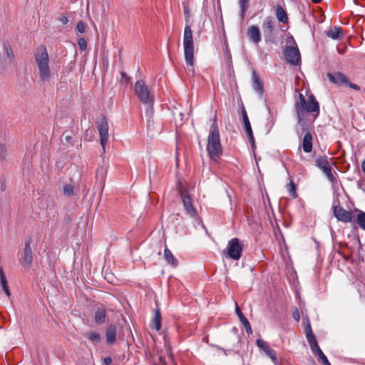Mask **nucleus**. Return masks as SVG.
Instances as JSON below:
<instances>
[{
  "label": "nucleus",
  "instance_id": "obj_1",
  "mask_svg": "<svg viewBox=\"0 0 365 365\" xmlns=\"http://www.w3.org/2000/svg\"><path fill=\"white\" fill-rule=\"evenodd\" d=\"M295 110L298 120L297 124L300 127V130H297V132L299 135H302L305 130L307 129V123L304 119V111L316 113L318 115L319 113V105L314 95L311 94L309 96L307 101L304 96L300 93L299 95V101L295 103Z\"/></svg>",
  "mask_w": 365,
  "mask_h": 365
},
{
  "label": "nucleus",
  "instance_id": "obj_40",
  "mask_svg": "<svg viewBox=\"0 0 365 365\" xmlns=\"http://www.w3.org/2000/svg\"><path fill=\"white\" fill-rule=\"evenodd\" d=\"M0 283L1 286L8 284L5 273L2 267H0Z\"/></svg>",
  "mask_w": 365,
  "mask_h": 365
},
{
  "label": "nucleus",
  "instance_id": "obj_61",
  "mask_svg": "<svg viewBox=\"0 0 365 365\" xmlns=\"http://www.w3.org/2000/svg\"><path fill=\"white\" fill-rule=\"evenodd\" d=\"M148 129L150 130V119L148 120Z\"/></svg>",
  "mask_w": 365,
  "mask_h": 365
},
{
  "label": "nucleus",
  "instance_id": "obj_29",
  "mask_svg": "<svg viewBox=\"0 0 365 365\" xmlns=\"http://www.w3.org/2000/svg\"><path fill=\"white\" fill-rule=\"evenodd\" d=\"M304 332L306 334L307 341L309 339H313L315 337L314 334H313L312 327L309 320H307V322L304 326Z\"/></svg>",
  "mask_w": 365,
  "mask_h": 365
},
{
  "label": "nucleus",
  "instance_id": "obj_25",
  "mask_svg": "<svg viewBox=\"0 0 365 365\" xmlns=\"http://www.w3.org/2000/svg\"><path fill=\"white\" fill-rule=\"evenodd\" d=\"M106 317V312L105 309L98 308L95 312V322L98 324H103Z\"/></svg>",
  "mask_w": 365,
  "mask_h": 365
},
{
  "label": "nucleus",
  "instance_id": "obj_31",
  "mask_svg": "<svg viewBox=\"0 0 365 365\" xmlns=\"http://www.w3.org/2000/svg\"><path fill=\"white\" fill-rule=\"evenodd\" d=\"M288 192L289 195L293 197L296 198L297 197L296 186L292 179H290V182L287 185Z\"/></svg>",
  "mask_w": 365,
  "mask_h": 365
},
{
  "label": "nucleus",
  "instance_id": "obj_46",
  "mask_svg": "<svg viewBox=\"0 0 365 365\" xmlns=\"http://www.w3.org/2000/svg\"><path fill=\"white\" fill-rule=\"evenodd\" d=\"M120 76H121L122 81H124V82L126 83L129 82L130 78L128 76V75L126 74L125 72L120 71Z\"/></svg>",
  "mask_w": 365,
  "mask_h": 365
},
{
  "label": "nucleus",
  "instance_id": "obj_37",
  "mask_svg": "<svg viewBox=\"0 0 365 365\" xmlns=\"http://www.w3.org/2000/svg\"><path fill=\"white\" fill-rule=\"evenodd\" d=\"M183 12L185 14V21L188 23L191 14L189 6L187 4H183Z\"/></svg>",
  "mask_w": 365,
  "mask_h": 365
},
{
  "label": "nucleus",
  "instance_id": "obj_7",
  "mask_svg": "<svg viewBox=\"0 0 365 365\" xmlns=\"http://www.w3.org/2000/svg\"><path fill=\"white\" fill-rule=\"evenodd\" d=\"M243 245L240 239L234 237L229 240L227 247V256L233 260H239L242 254Z\"/></svg>",
  "mask_w": 365,
  "mask_h": 365
},
{
  "label": "nucleus",
  "instance_id": "obj_62",
  "mask_svg": "<svg viewBox=\"0 0 365 365\" xmlns=\"http://www.w3.org/2000/svg\"><path fill=\"white\" fill-rule=\"evenodd\" d=\"M344 259H345L346 260H348L349 257H344Z\"/></svg>",
  "mask_w": 365,
  "mask_h": 365
},
{
  "label": "nucleus",
  "instance_id": "obj_35",
  "mask_svg": "<svg viewBox=\"0 0 365 365\" xmlns=\"http://www.w3.org/2000/svg\"><path fill=\"white\" fill-rule=\"evenodd\" d=\"M63 194L67 196L73 195V187L70 184H66L63 187Z\"/></svg>",
  "mask_w": 365,
  "mask_h": 365
},
{
  "label": "nucleus",
  "instance_id": "obj_59",
  "mask_svg": "<svg viewBox=\"0 0 365 365\" xmlns=\"http://www.w3.org/2000/svg\"><path fill=\"white\" fill-rule=\"evenodd\" d=\"M248 140H249L250 144L252 143V142H255L254 137L249 138Z\"/></svg>",
  "mask_w": 365,
  "mask_h": 365
},
{
  "label": "nucleus",
  "instance_id": "obj_55",
  "mask_svg": "<svg viewBox=\"0 0 365 365\" xmlns=\"http://www.w3.org/2000/svg\"><path fill=\"white\" fill-rule=\"evenodd\" d=\"M1 287H2V289L4 291L9 289L8 284H6L5 285H2Z\"/></svg>",
  "mask_w": 365,
  "mask_h": 365
},
{
  "label": "nucleus",
  "instance_id": "obj_47",
  "mask_svg": "<svg viewBox=\"0 0 365 365\" xmlns=\"http://www.w3.org/2000/svg\"><path fill=\"white\" fill-rule=\"evenodd\" d=\"M0 189H1V192H4L6 190V181L4 180H3V179L1 180Z\"/></svg>",
  "mask_w": 365,
  "mask_h": 365
},
{
  "label": "nucleus",
  "instance_id": "obj_53",
  "mask_svg": "<svg viewBox=\"0 0 365 365\" xmlns=\"http://www.w3.org/2000/svg\"><path fill=\"white\" fill-rule=\"evenodd\" d=\"M251 147H252V150L253 153H255V150H256L255 142H252V143H251Z\"/></svg>",
  "mask_w": 365,
  "mask_h": 365
},
{
  "label": "nucleus",
  "instance_id": "obj_14",
  "mask_svg": "<svg viewBox=\"0 0 365 365\" xmlns=\"http://www.w3.org/2000/svg\"><path fill=\"white\" fill-rule=\"evenodd\" d=\"M305 133L302 139V148L305 153H311L312 150V141L313 137L311 133V129L309 125L307 124V129L304 132Z\"/></svg>",
  "mask_w": 365,
  "mask_h": 365
},
{
  "label": "nucleus",
  "instance_id": "obj_42",
  "mask_svg": "<svg viewBox=\"0 0 365 365\" xmlns=\"http://www.w3.org/2000/svg\"><path fill=\"white\" fill-rule=\"evenodd\" d=\"M76 30L78 32L83 34L85 32V24L82 21H80L76 25Z\"/></svg>",
  "mask_w": 365,
  "mask_h": 365
},
{
  "label": "nucleus",
  "instance_id": "obj_39",
  "mask_svg": "<svg viewBox=\"0 0 365 365\" xmlns=\"http://www.w3.org/2000/svg\"><path fill=\"white\" fill-rule=\"evenodd\" d=\"M78 44L81 51H85L87 48V42L84 38H79Z\"/></svg>",
  "mask_w": 365,
  "mask_h": 365
},
{
  "label": "nucleus",
  "instance_id": "obj_24",
  "mask_svg": "<svg viewBox=\"0 0 365 365\" xmlns=\"http://www.w3.org/2000/svg\"><path fill=\"white\" fill-rule=\"evenodd\" d=\"M153 327L157 330L161 328V314L159 309H155L154 317L152 320Z\"/></svg>",
  "mask_w": 365,
  "mask_h": 365
},
{
  "label": "nucleus",
  "instance_id": "obj_36",
  "mask_svg": "<svg viewBox=\"0 0 365 365\" xmlns=\"http://www.w3.org/2000/svg\"><path fill=\"white\" fill-rule=\"evenodd\" d=\"M66 143H63V146L68 147L69 145H75L76 140L73 139L71 135H67L65 136Z\"/></svg>",
  "mask_w": 365,
  "mask_h": 365
},
{
  "label": "nucleus",
  "instance_id": "obj_16",
  "mask_svg": "<svg viewBox=\"0 0 365 365\" xmlns=\"http://www.w3.org/2000/svg\"><path fill=\"white\" fill-rule=\"evenodd\" d=\"M247 35L254 43L257 44L261 41V33L257 26H250L247 29Z\"/></svg>",
  "mask_w": 365,
  "mask_h": 365
},
{
  "label": "nucleus",
  "instance_id": "obj_50",
  "mask_svg": "<svg viewBox=\"0 0 365 365\" xmlns=\"http://www.w3.org/2000/svg\"><path fill=\"white\" fill-rule=\"evenodd\" d=\"M308 343L309 344V346H313L314 344H317V341L316 340V338L314 337L313 339H309L308 340Z\"/></svg>",
  "mask_w": 365,
  "mask_h": 365
},
{
  "label": "nucleus",
  "instance_id": "obj_17",
  "mask_svg": "<svg viewBox=\"0 0 365 365\" xmlns=\"http://www.w3.org/2000/svg\"><path fill=\"white\" fill-rule=\"evenodd\" d=\"M253 89L262 97L264 94V85L255 71L252 73Z\"/></svg>",
  "mask_w": 365,
  "mask_h": 365
},
{
  "label": "nucleus",
  "instance_id": "obj_58",
  "mask_svg": "<svg viewBox=\"0 0 365 365\" xmlns=\"http://www.w3.org/2000/svg\"><path fill=\"white\" fill-rule=\"evenodd\" d=\"M358 243H359V249H362V244L359 240V238L358 237Z\"/></svg>",
  "mask_w": 365,
  "mask_h": 365
},
{
  "label": "nucleus",
  "instance_id": "obj_32",
  "mask_svg": "<svg viewBox=\"0 0 365 365\" xmlns=\"http://www.w3.org/2000/svg\"><path fill=\"white\" fill-rule=\"evenodd\" d=\"M85 336L88 338L91 341L98 343L101 340V336L97 332H91L88 334H86Z\"/></svg>",
  "mask_w": 365,
  "mask_h": 365
},
{
  "label": "nucleus",
  "instance_id": "obj_56",
  "mask_svg": "<svg viewBox=\"0 0 365 365\" xmlns=\"http://www.w3.org/2000/svg\"><path fill=\"white\" fill-rule=\"evenodd\" d=\"M357 186L359 188H361V186H362V181L361 180H358L357 181Z\"/></svg>",
  "mask_w": 365,
  "mask_h": 365
},
{
  "label": "nucleus",
  "instance_id": "obj_10",
  "mask_svg": "<svg viewBox=\"0 0 365 365\" xmlns=\"http://www.w3.org/2000/svg\"><path fill=\"white\" fill-rule=\"evenodd\" d=\"M180 195L182 198L183 207L186 211V212L192 217H195L197 216L196 209L193 207L192 203L191 197L189 195L188 191L186 188L183 187L182 185L178 189Z\"/></svg>",
  "mask_w": 365,
  "mask_h": 365
},
{
  "label": "nucleus",
  "instance_id": "obj_38",
  "mask_svg": "<svg viewBox=\"0 0 365 365\" xmlns=\"http://www.w3.org/2000/svg\"><path fill=\"white\" fill-rule=\"evenodd\" d=\"M316 356L319 358V360H320L323 364L331 365V364L329 363V360L327 359V356L324 355L323 351L319 352V354H317Z\"/></svg>",
  "mask_w": 365,
  "mask_h": 365
},
{
  "label": "nucleus",
  "instance_id": "obj_44",
  "mask_svg": "<svg viewBox=\"0 0 365 365\" xmlns=\"http://www.w3.org/2000/svg\"><path fill=\"white\" fill-rule=\"evenodd\" d=\"M346 85L348 86L349 88L354 89L356 91H359L361 89V88L358 85L350 82L349 80H348V82L346 83Z\"/></svg>",
  "mask_w": 365,
  "mask_h": 365
},
{
  "label": "nucleus",
  "instance_id": "obj_45",
  "mask_svg": "<svg viewBox=\"0 0 365 365\" xmlns=\"http://www.w3.org/2000/svg\"><path fill=\"white\" fill-rule=\"evenodd\" d=\"M58 20L63 24H67L68 22V19L66 15L65 14H61L59 17H58Z\"/></svg>",
  "mask_w": 365,
  "mask_h": 365
},
{
  "label": "nucleus",
  "instance_id": "obj_15",
  "mask_svg": "<svg viewBox=\"0 0 365 365\" xmlns=\"http://www.w3.org/2000/svg\"><path fill=\"white\" fill-rule=\"evenodd\" d=\"M327 76L329 80L336 85H346V83L348 82V78L341 72H336L334 73H328Z\"/></svg>",
  "mask_w": 365,
  "mask_h": 365
},
{
  "label": "nucleus",
  "instance_id": "obj_21",
  "mask_svg": "<svg viewBox=\"0 0 365 365\" xmlns=\"http://www.w3.org/2000/svg\"><path fill=\"white\" fill-rule=\"evenodd\" d=\"M164 258L166 260V262L173 267H178V259L173 255L172 252L167 247H165L164 250Z\"/></svg>",
  "mask_w": 365,
  "mask_h": 365
},
{
  "label": "nucleus",
  "instance_id": "obj_28",
  "mask_svg": "<svg viewBox=\"0 0 365 365\" xmlns=\"http://www.w3.org/2000/svg\"><path fill=\"white\" fill-rule=\"evenodd\" d=\"M238 1L240 6L241 19H244L245 14L249 8L250 2L249 0H238Z\"/></svg>",
  "mask_w": 365,
  "mask_h": 365
},
{
  "label": "nucleus",
  "instance_id": "obj_22",
  "mask_svg": "<svg viewBox=\"0 0 365 365\" xmlns=\"http://www.w3.org/2000/svg\"><path fill=\"white\" fill-rule=\"evenodd\" d=\"M276 16L279 22L283 24L288 22L287 14L281 5L276 6Z\"/></svg>",
  "mask_w": 365,
  "mask_h": 365
},
{
  "label": "nucleus",
  "instance_id": "obj_34",
  "mask_svg": "<svg viewBox=\"0 0 365 365\" xmlns=\"http://www.w3.org/2000/svg\"><path fill=\"white\" fill-rule=\"evenodd\" d=\"M143 103L147 106L145 113L149 117V118H150L153 114L154 101H153L151 103Z\"/></svg>",
  "mask_w": 365,
  "mask_h": 365
},
{
  "label": "nucleus",
  "instance_id": "obj_51",
  "mask_svg": "<svg viewBox=\"0 0 365 365\" xmlns=\"http://www.w3.org/2000/svg\"><path fill=\"white\" fill-rule=\"evenodd\" d=\"M224 53L227 58H231L230 52L227 46H226V49L224 51Z\"/></svg>",
  "mask_w": 365,
  "mask_h": 365
},
{
  "label": "nucleus",
  "instance_id": "obj_4",
  "mask_svg": "<svg viewBox=\"0 0 365 365\" xmlns=\"http://www.w3.org/2000/svg\"><path fill=\"white\" fill-rule=\"evenodd\" d=\"M183 47L186 64L187 66L192 68L194 64V42L192 31L187 24L184 29Z\"/></svg>",
  "mask_w": 365,
  "mask_h": 365
},
{
  "label": "nucleus",
  "instance_id": "obj_49",
  "mask_svg": "<svg viewBox=\"0 0 365 365\" xmlns=\"http://www.w3.org/2000/svg\"><path fill=\"white\" fill-rule=\"evenodd\" d=\"M103 362L106 365H110L112 363V359L110 357H106L103 359Z\"/></svg>",
  "mask_w": 365,
  "mask_h": 365
},
{
  "label": "nucleus",
  "instance_id": "obj_3",
  "mask_svg": "<svg viewBox=\"0 0 365 365\" xmlns=\"http://www.w3.org/2000/svg\"><path fill=\"white\" fill-rule=\"evenodd\" d=\"M34 58L38 68L41 81H48L51 78V69L49 56L45 46L41 45L37 48Z\"/></svg>",
  "mask_w": 365,
  "mask_h": 365
},
{
  "label": "nucleus",
  "instance_id": "obj_6",
  "mask_svg": "<svg viewBox=\"0 0 365 365\" xmlns=\"http://www.w3.org/2000/svg\"><path fill=\"white\" fill-rule=\"evenodd\" d=\"M135 94L137 96L140 102L143 103H151L154 101V96L151 93L150 91L148 89V86L145 85V83L143 80H138L135 82Z\"/></svg>",
  "mask_w": 365,
  "mask_h": 365
},
{
  "label": "nucleus",
  "instance_id": "obj_41",
  "mask_svg": "<svg viewBox=\"0 0 365 365\" xmlns=\"http://www.w3.org/2000/svg\"><path fill=\"white\" fill-rule=\"evenodd\" d=\"M106 170L103 167H100L96 170V178L103 180L105 178Z\"/></svg>",
  "mask_w": 365,
  "mask_h": 365
},
{
  "label": "nucleus",
  "instance_id": "obj_19",
  "mask_svg": "<svg viewBox=\"0 0 365 365\" xmlns=\"http://www.w3.org/2000/svg\"><path fill=\"white\" fill-rule=\"evenodd\" d=\"M262 29L264 36H271L274 31V21L270 16L267 17L263 24Z\"/></svg>",
  "mask_w": 365,
  "mask_h": 365
},
{
  "label": "nucleus",
  "instance_id": "obj_48",
  "mask_svg": "<svg viewBox=\"0 0 365 365\" xmlns=\"http://www.w3.org/2000/svg\"><path fill=\"white\" fill-rule=\"evenodd\" d=\"M293 318L297 322L299 320L300 315L297 309H296V311L293 313Z\"/></svg>",
  "mask_w": 365,
  "mask_h": 365
},
{
  "label": "nucleus",
  "instance_id": "obj_13",
  "mask_svg": "<svg viewBox=\"0 0 365 365\" xmlns=\"http://www.w3.org/2000/svg\"><path fill=\"white\" fill-rule=\"evenodd\" d=\"M256 344L272 359L274 364H276L277 360L276 351L269 346L267 342L264 341L262 339H257L256 340Z\"/></svg>",
  "mask_w": 365,
  "mask_h": 365
},
{
  "label": "nucleus",
  "instance_id": "obj_30",
  "mask_svg": "<svg viewBox=\"0 0 365 365\" xmlns=\"http://www.w3.org/2000/svg\"><path fill=\"white\" fill-rule=\"evenodd\" d=\"M242 120L244 123L245 130L252 129L250 122L249 120L247 112L244 107L242 108Z\"/></svg>",
  "mask_w": 365,
  "mask_h": 365
},
{
  "label": "nucleus",
  "instance_id": "obj_2",
  "mask_svg": "<svg viewBox=\"0 0 365 365\" xmlns=\"http://www.w3.org/2000/svg\"><path fill=\"white\" fill-rule=\"evenodd\" d=\"M207 150L210 158L215 161H217L222 154L220 131L217 123V115H215L213 123L210 128V133L207 137Z\"/></svg>",
  "mask_w": 365,
  "mask_h": 365
},
{
  "label": "nucleus",
  "instance_id": "obj_27",
  "mask_svg": "<svg viewBox=\"0 0 365 365\" xmlns=\"http://www.w3.org/2000/svg\"><path fill=\"white\" fill-rule=\"evenodd\" d=\"M3 45H4V48L5 49L6 55L7 58H9V62L11 63L14 58V55L13 53L12 48L8 41L4 42Z\"/></svg>",
  "mask_w": 365,
  "mask_h": 365
},
{
  "label": "nucleus",
  "instance_id": "obj_23",
  "mask_svg": "<svg viewBox=\"0 0 365 365\" xmlns=\"http://www.w3.org/2000/svg\"><path fill=\"white\" fill-rule=\"evenodd\" d=\"M327 35L334 40H338L343 36V30L341 27L334 26V29L327 31Z\"/></svg>",
  "mask_w": 365,
  "mask_h": 365
},
{
  "label": "nucleus",
  "instance_id": "obj_54",
  "mask_svg": "<svg viewBox=\"0 0 365 365\" xmlns=\"http://www.w3.org/2000/svg\"><path fill=\"white\" fill-rule=\"evenodd\" d=\"M361 169H362V171L365 174V160L362 162L361 163Z\"/></svg>",
  "mask_w": 365,
  "mask_h": 365
},
{
  "label": "nucleus",
  "instance_id": "obj_57",
  "mask_svg": "<svg viewBox=\"0 0 365 365\" xmlns=\"http://www.w3.org/2000/svg\"><path fill=\"white\" fill-rule=\"evenodd\" d=\"M4 292L6 294L7 297H10L11 296V292H10L9 289L5 290Z\"/></svg>",
  "mask_w": 365,
  "mask_h": 365
},
{
  "label": "nucleus",
  "instance_id": "obj_8",
  "mask_svg": "<svg viewBox=\"0 0 365 365\" xmlns=\"http://www.w3.org/2000/svg\"><path fill=\"white\" fill-rule=\"evenodd\" d=\"M316 165L321 169L326 175L328 180L333 184L336 183V178L332 173V168L330 165L328 158L326 155L320 156L316 158Z\"/></svg>",
  "mask_w": 365,
  "mask_h": 365
},
{
  "label": "nucleus",
  "instance_id": "obj_12",
  "mask_svg": "<svg viewBox=\"0 0 365 365\" xmlns=\"http://www.w3.org/2000/svg\"><path fill=\"white\" fill-rule=\"evenodd\" d=\"M334 216L339 220L343 222H352L353 216L351 211L346 210L340 205L333 206Z\"/></svg>",
  "mask_w": 365,
  "mask_h": 365
},
{
  "label": "nucleus",
  "instance_id": "obj_43",
  "mask_svg": "<svg viewBox=\"0 0 365 365\" xmlns=\"http://www.w3.org/2000/svg\"><path fill=\"white\" fill-rule=\"evenodd\" d=\"M310 348H311V350L313 352V354H314L315 355L318 354L319 352L322 351V349H320L318 343L316 344H314L313 346H311Z\"/></svg>",
  "mask_w": 365,
  "mask_h": 365
},
{
  "label": "nucleus",
  "instance_id": "obj_18",
  "mask_svg": "<svg viewBox=\"0 0 365 365\" xmlns=\"http://www.w3.org/2000/svg\"><path fill=\"white\" fill-rule=\"evenodd\" d=\"M235 312H236L237 315L238 316L240 322L243 324V326H244V327L245 329L246 332L248 334H252V327H251V325H250L248 319L245 317V315L243 314V313L240 310V307H239V306L237 305V303L235 304Z\"/></svg>",
  "mask_w": 365,
  "mask_h": 365
},
{
  "label": "nucleus",
  "instance_id": "obj_60",
  "mask_svg": "<svg viewBox=\"0 0 365 365\" xmlns=\"http://www.w3.org/2000/svg\"><path fill=\"white\" fill-rule=\"evenodd\" d=\"M322 0H312V1L314 4H319L322 1Z\"/></svg>",
  "mask_w": 365,
  "mask_h": 365
},
{
  "label": "nucleus",
  "instance_id": "obj_20",
  "mask_svg": "<svg viewBox=\"0 0 365 365\" xmlns=\"http://www.w3.org/2000/svg\"><path fill=\"white\" fill-rule=\"evenodd\" d=\"M116 326L110 324L108 327L106 331V341L108 344H113L116 340Z\"/></svg>",
  "mask_w": 365,
  "mask_h": 365
},
{
  "label": "nucleus",
  "instance_id": "obj_11",
  "mask_svg": "<svg viewBox=\"0 0 365 365\" xmlns=\"http://www.w3.org/2000/svg\"><path fill=\"white\" fill-rule=\"evenodd\" d=\"M97 128L100 135V143L103 153L106 151V145L108 140V124L105 116H102L97 122Z\"/></svg>",
  "mask_w": 365,
  "mask_h": 365
},
{
  "label": "nucleus",
  "instance_id": "obj_52",
  "mask_svg": "<svg viewBox=\"0 0 365 365\" xmlns=\"http://www.w3.org/2000/svg\"><path fill=\"white\" fill-rule=\"evenodd\" d=\"M246 133L248 138L254 137L252 129L246 130Z\"/></svg>",
  "mask_w": 365,
  "mask_h": 365
},
{
  "label": "nucleus",
  "instance_id": "obj_9",
  "mask_svg": "<svg viewBox=\"0 0 365 365\" xmlns=\"http://www.w3.org/2000/svg\"><path fill=\"white\" fill-rule=\"evenodd\" d=\"M294 46H288L284 51V55L287 61L292 66H298L301 63L300 51L294 41Z\"/></svg>",
  "mask_w": 365,
  "mask_h": 365
},
{
  "label": "nucleus",
  "instance_id": "obj_26",
  "mask_svg": "<svg viewBox=\"0 0 365 365\" xmlns=\"http://www.w3.org/2000/svg\"><path fill=\"white\" fill-rule=\"evenodd\" d=\"M357 212L356 222L358 225L365 231V212L356 209Z\"/></svg>",
  "mask_w": 365,
  "mask_h": 365
},
{
  "label": "nucleus",
  "instance_id": "obj_5",
  "mask_svg": "<svg viewBox=\"0 0 365 365\" xmlns=\"http://www.w3.org/2000/svg\"><path fill=\"white\" fill-rule=\"evenodd\" d=\"M32 242V237L31 235H26L24 239V247L20 252L19 263L25 270L30 269L34 261V255L31 248Z\"/></svg>",
  "mask_w": 365,
  "mask_h": 365
},
{
  "label": "nucleus",
  "instance_id": "obj_33",
  "mask_svg": "<svg viewBox=\"0 0 365 365\" xmlns=\"http://www.w3.org/2000/svg\"><path fill=\"white\" fill-rule=\"evenodd\" d=\"M7 155V147L5 143H0V158L4 160L6 159Z\"/></svg>",
  "mask_w": 365,
  "mask_h": 365
}]
</instances>
